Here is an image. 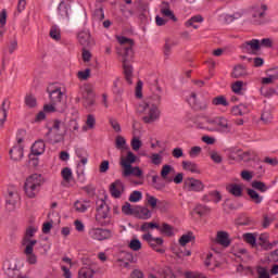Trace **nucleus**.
<instances>
[{"label": "nucleus", "mask_w": 278, "mask_h": 278, "mask_svg": "<svg viewBox=\"0 0 278 278\" xmlns=\"http://www.w3.org/2000/svg\"><path fill=\"white\" fill-rule=\"evenodd\" d=\"M116 40L121 45V47L117 48V53L122 56L125 79L127 84H134V67L129 64V60L134 58V40L123 36H117Z\"/></svg>", "instance_id": "1"}, {"label": "nucleus", "mask_w": 278, "mask_h": 278, "mask_svg": "<svg viewBox=\"0 0 278 278\" xmlns=\"http://www.w3.org/2000/svg\"><path fill=\"white\" fill-rule=\"evenodd\" d=\"M137 112L142 115L143 123L148 125L160 121V108H157V104L151 102L150 99L139 102Z\"/></svg>", "instance_id": "2"}, {"label": "nucleus", "mask_w": 278, "mask_h": 278, "mask_svg": "<svg viewBox=\"0 0 278 278\" xmlns=\"http://www.w3.org/2000/svg\"><path fill=\"white\" fill-rule=\"evenodd\" d=\"M66 124L60 119H55L47 132L49 142H51V144H59V142H64V136H66Z\"/></svg>", "instance_id": "3"}, {"label": "nucleus", "mask_w": 278, "mask_h": 278, "mask_svg": "<svg viewBox=\"0 0 278 278\" xmlns=\"http://www.w3.org/2000/svg\"><path fill=\"white\" fill-rule=\"evenodd\" d=\"M42 186V175L33 174L25 182L24 190L29 199H34L38 192H40V187Z\"/></svg>", "instance_id": "4"}, {"label": "nucleus", "mask_w": 278, "mask_h": 278, "mask_svg": "<svg viewBox=\"0 0 278 278\" xmlns=\"http://www.w3.org/2000/svg\"><path fill=\"white\" fill-rule=\"evenodd\" d=\"M188 103L193 108V110H207V105H210V98L203 97L201 93H191L188 99Z\"/></svg>", "instance_id": "5"}, {"label": "nucleus", "mask_w": 278, "mask_h": 278, "mask_svg": "<svg viewBox=\"0 0 278 278\" xmlns=\"http://www.w3.org/2000/svg\"><path fill=\"white\" fill-rule=\"evenodd\" d=\"M80 94L83 98V105L85 108H92V105H94V89L92 88V85H84L80 88Z\"/></svg>", "instance_id": "6"}, {"label": "nucleus", "mask_w": 278, "mask_h": 278, "mask_svg": "<svg viewBox=\"0 0 278 278\" xmlns=\"http://www.w3.org/2000/svg\"><path fill=\"white\" fill-rule=\"evenodd\" d=\"M23 136H25V130H20L16 137L17 144L10 150L11 160L14 162H18V160L23 159Z\"/></svg>", "instance_id": "7"}, {"label": "nucleus", "mask_w": 278, "mask_h": 278, "mask_svg": "<svg viewBox=\"0 0 278 278\" xmlns=\"http://www.w3.org/2000/svg\"><path fill=\"white\" fill-rule=\"evenodd\" d=\"M88 236L91 240L101 242L103 240H110V238H112V231L105 228H90L88 230Z\"/></svg>", "instance_id": "8"}, {"label": "nucleus", "mask_w": 278, "mask_h": 278, "mask_svg": "<svg viewBox=\"0 0 278 278\" xmlns=\"http://www.w3.org/2000/svg\"><path fill=\"white\" fill-rule=\"evenodd\" d=\"M142 240L148 242V244L156 251V253H164V239L162 238H154L153 235L147 232L142 235Z\"/></svg>", "instance_id": "9"}, {"label": "nucleus", "mask_w": 278, "mask_h": 278, "mask_svg": "<svg viewBox=\"0 0 278 278\" xmlns=\"http://www.w3.org/2000/svg\"><path fill=\"white\" fill-rule=\"evenodd\" d=\"M210 125H214L216 127V131L219 134H231V124L229 119L225 117H215L208 121Z\"/></svg>", "instance_id": "10"}, {"label": "nucleus", "mask_w": 278, "mask_h": 278, "mask_svg": "<svg viewBox=\"0 0 278 278\" xmlns=\"http://www.w3.org/2000/svg\"><path fill=\"white\" fill-rule=\"evenodd\" d=\"M267 10H268V7H266V4H261L258 7H255L252 13V23L254 25H264V23H266Z\"/></svg>", "instance_id": "11"}, {"label": "nucleus", "mask_w": 278, "mask_h": 278, "mask_svg": "<svg viewBox=\"0 0 278 278\" xmlns=\"http://www.w3.org/2000/svg\"><path fill=\"white\" fill-rule=\"evenodd\" d=\"M37 231L38 228L34 226L26 228L24 238L22 240L23 247H36V244H38V240L34 239V236H36Z\"/></svg>", "instance_id": "12"}, {"label": "nucleus", "mask_w": 278, "mask_h": 278, "mask_svg": "<svg viewBox=\"0 0 278 278\" xmlns=\"http://www.w3.org/2000/svg\"><path fill=\"white\" fill-rule=\"evenodd\" d=\"M262 87L260 89V92L263 97H273L275 94V89H268L266 86H270V84H275V77L274 76H266L261 78Z\"/></svg>", "instance_id": "13"}, {"label": "nucleus", "mask_w": 278, "mask_h": 278, "mask_svg": "<svg viewBox=\"0 0 278 278\" xmlns=\"http://www.w3.org/2000/svg\"><path fill=\"white\" fill-rule=\"evenodd\" d=\"M3 270L10 278L18 277V266L16 265V260L4 261Z\"/></svg>", "instance_id": "14"}, {"label": "nucleus", "mask_w": 278, "mask_h": 278, "mask_svg": "<svg viewBox=\"0 0 278 278\" xmlns=\"http://www.w3.org/2000/svg\"><path fill=\"white\" fill-rule=\"evenodd\" d=\"M136 160H137L136 154H134V152L131 151H128L126 156H121L119 164L126 174H129L131 164H136Z\"/></svg>", "instance_id": "15"}, {"label": "nucleus", "mask_w": 278, "mask_h": 278, "mask_svg": "<svg viewBox=\"0 0 278 278\" xmlns=\"http://www.w3.org/2000/svg\"><path fill=\"white\" fill-rule=\"evenodd\" d=\"M185 188L189 190V192H201L205 186L201 180L194 178H187L185 180Z\"/></svg>", "instance_id": "16"}, {"label": "nucleus", "mask_w": 278, "mask_h": 278, "mask_svg": "<svg viewBox=\"0 0 278 278\" xmlns=\"http://www.w3.org/2000/svg\"><path fill=\"white\" fill-rule=\"evenodd\" d=\"M241 49L244 53H250L255 55L260 51V40L258 39H251L242 43Z\"/></svg>", "instance_id": "17"}, {"label": "nucleus", "mask_w": 278, "mask_h": 278, "mask_svg": "<svg viewBox=\"0 0 278 278\" xmlns=\"http://www.w3.org/2000/svg\"><path fill=\"white\" fill-rule=\"evenodd\" d=\"M77 40L81 47H92V45H94V40L90 36V30L88 29L80 30L77 34Z\"/></svg>", "instance_id": "18"}, {"label": "nucleus", "mask_w": 278, "mask_h": 278, "mask_svg": "<svg viewBox=\"0 0 278 278\" xmlns=\"http://www.w3.org/2000/svg\"><path fill=\"white\" fill-rule=\"evenodd\" d=\"M48 92H49L51 103H54L58 105V103L62 102V97H64V93L62 92V88L50 87L48 89Z\"/></svg>", "instance_id": "19"}, {"label": "nucleus", "mask_w": 278, "mask_h": 278, "mask_svg": "<svg viewBox=\"0 0 278 278\" xmlns=\"http://www.w3.org/2000/svg\"><path fill=\"white\" fill-rule=\"evenodd\" d=\"M97 205V217L98 218H105L110 213V207L105 203L103 199H99L96 202Z\"/></svg>", "instance_id": "20"}, {"label": "nucleus", "mask_w": 278, "mask_h": 278, "mask_svg": "<svg viewBox=\"0 0 278 278\" xmlns=\"http://www.w3.org/2000/svg\"><path fill=\"white\" fill-rule=\"evenodd\" d=\"M124 186L123 181L121 180H115L113 184L110 186V192L114 199H119L121 194H123Z\"/></svg>", "instance_id": "21"}, {"label": "nucleus", "mask_w": 278, "mask_h": 278, "mask_svg": "<svg viewBox=\"0 0 278 278\" xmlns=\"http://www.w3.org/2000/svg\"><path fill=\"white\" fill-rule=\"evenodd\" d=\"M160 10L163 16L170 18V21H174V23H177V17L175 16V13H173V10H170V3L162 2Z\"/></svg>", "instance_id": "22"}, {"label": "nucleus", "mask_w": 278, "mask_h": 278, "mask_svg": "<svg viewBox=\"0 0 278 278\" xmlns=\"http://www.w3.org/2000/svg\"><path fill=\"white\" fill-rule=\"evenodd\" d=\"M249 112H251V106L249 104H244V103L235 105L231 109V114L233 116H244V114H249Z\"/></svg>", "instance_id": "23"}, {"label": "nucleus", "mask_w": 278, "mask_h": 278, "mask_svg": "<svg viewBox=\"0 0 278 278\" xmlns=\"http://www.w3.org/2000/svg\"><path fill=\"white\" fill-rule=\"evenodd\" d=\"M261 121L267 125V123H270L273 121V106L270 104H266L264 106V110L261 114Z\"/></svg>", "instance_id": "24"}, {"label": "nucleus", "mask_w": 278, "mask_h": 278, "mask_svg": "<svg viewBox=\"0 0 278 278\" xmlns=\"http://www.w3.org/2000/svg\"><path fill=\"white\" fill-rule=\"evenodd\" d=\"M24 255H26L28 264H36L38 262V257L34 254V245H25Z\"/></svg>", "instance_id": "25"}, {"label": "nucleus", "mask_w": 278, "mask_h": 278, "mask_svg": "<svg viewBox=\"0 0 278 278\" xmlns=\"http://www.w3.org/2000/svg\"><path fill=\"white\" fill-rule=\"evenodd\" d=\"M46 144L43 140H37L31 146V155H42L45 153Z\"/></svg>", "instance_id": "26"}, {"label": "nucleus", "mask_w": 278, "mask_h": 278, "mask_svg": "<svg viewBox=\"0 0 278 278\" xmlns=\"http://www.w3.org/2000/svg\"><path fill=\"white\" fill-rule=\"evenodd\" d=\"M10 108V102L4 100L0 108V127H3L5 119L8 118V109Z\"/></svg>", "instance_id": "27"}, {"label": "nucleus", "mask_w": 278, "mask_h": 278, "mask_svg": "<svg viewBox=\"0 0 278 278\" xmlns=\"http://www.w3.org/2000/svg\"><path fill=\"white\" fill-rule=\"evenodd\" d=\"M216 241L218 244H220L222 247H229V244H231V241H229V235L225 231H219L217 232V238Z\"/></svg>", "instance_id": "28"}, {"label": "nucleus", "mask_w": 278, "mask_h": 278, "mask_svg": "<svg viewBox=\"0 0 278 278\" xmlns=\"http://www.w3.org/2000/svg\"><path fill=\"white\" fill-rule=\"evenodd\" d=\"M226 190H228L232 197H242V185L230 184L226 187Z\"/></svg>", "instance_id": "29"}, {"label": "nucleus", "mask_w": 278, "mask_h": 278, "mask_svg": "<svg viewBox=\"0 0 278 278\" xmlns=\"http://www.w3.org/2000/svg\"><path fill=\"white\" fill-rule=\"evenodd\" d=\"M89 207H90V202L88 201L77 200L74 203V208L80 214H84V212H87Z\"/></svg>", "instance_id": "30"}, {"label": "nucleus", "mask_w": 278, "mask_h": 278, "mask_svg": "<svg viewBox=\"0 0 278 278\" xmlns=\"http://www.w3.org/2000/svg\"><path fill=\"white\" fill-rule=\"evenodd\" d=\"M170 173H175V167L170 165H163L161 169L162 179H164L165 181H173V178H168V175H170Z\"/></svg>", "instance_id": "31"}, {"label": "nucleus", "mask_w": 278, "mask_h": 278, "mask_svg": "<svg viewBox=\"0 0 278 278\" xmlns=\"http://www.w3.org/2000/svg\"><path fill=\"white\" fill-rule=\"evenodd\" d=\"M204 18L202 15H194L191 18H189L185 25L186 27H193V29H197L199 27V25H197L195 23H203Z\"/></svg>", "instance_id": "32"}, {"label": "nucleus", "mask_w": 278, "mask_h": 278, "mask_svg": "<svg viewBox=\"0 0 278 278\" xmlns=\"http://www.w3.org/2000/svg\"><path fill=\"white\" fill-rule=\"evenodd\" d=\"M237 157L240 162H251V160H253V152L251 151L242 152V150H238Z\"/></svg>", "instance_id": "33"}, {"label": "nucleus", "mask_w": 278, "mask_h": 278, "mask_svg": "<svg viewBox=\"0 0 278 278\" xmlns=\"http://www.w3.org/2000/svg\"><path fill=\"white\" fill-rule=\"evenodd\" d=\"M182 168L184 170H189L190 173H201L199 170V165L190 161H182Z\"/></svg>", "instance_id": "34"}, {"label": "nucleus", "mask_w": 278, "mask_h": 278, "mask_svg": "<svg viewBox=\"0 0 278 278\" xmlns=\"http://www.w3.org/2000/svg\"><path fill=\"white\" fill-rule=\"evenodd\" d=\"M135 212H137L138 218H141V220H149L152 216V213L147 207H138Z\"/></svg>", "instance_id": "35"}, {"label": "nucleus", "mask_w": 278, "mask_h": 278, "mask_svg": "<svg viewBox=\"0 0 278 278\" xmlns=\"http://www.w3.org/2000/svg\"><path fill=\"white\" fill-rule=\"evenodd\" d=\"M115 147L116 149H118L119 151H127V141L125 140V137L123 136H117L115 138Z\"/></svg>", "instance_id": "36"}, {"label": "nucleus", "mask_w": 278, "mask_h": 278, "mask_svg": "<svg viewBox=\"0 0 278 278\" xmlns=\"http://www.w3.org/2000/svg\"><path fill=\"white\" fill-rule=\"evenodd\" d=\"M24 103L26 108H36V105H38L36 97L31 93L25 96Z\"/></svg>", "instance_id": "37"}, {"label": "nucleus", "mask_w": 278, "mask_h": 278, "mask_svg": "<svg viewBox=\"0 0 278 278\" xmlns=\"http://www.w3.org/2000/svg\"><path fill=\"white\" fill-rule=\"evenodd\" d=\"M173 47H177V40L167 38L165 40V46H164V55H170V50Z\"/></svg>", "instance_id": "38"}, {"label": "nucleus", "mask_w": 278, "mask_h": 278, "mask_svg": "<svg viewBox=\"0 0 278 278\" xmlns=\"http://www.w3.org/2000/svg\"><path fill=\"white\" fill-rule=\"evenodd\" d=\"M248 194L250 199L253 201V203L260 204L262 203V201H264V198L253 189H248Z\"/></svg>", "instance_id": "39"}, {"label": "nucleus", "mask_w": 278, "mask_h": 278, "mask_svg": "<svg viewBox=\"0 0 278 278\" xmlns=\"http://www.w3.org/2000/svg\"><path fill=\"white\" fill-rule=\"evenodd\" d=\"M92 277H94V270L88 267H83L78 270V278H92Z\"/></svg>", "instance_id": "40"}, {"label": "nucleus", "mask_w": 278, "mask_h": 278, "mask_svg": "<svg viewBox=\"0 0 278 278\" xmlns=\"http://www.w3.org/2000/svg\"><path fill=\"white\" fill-rule=\"evenodd\" d=\"M212 103L217 106L222 105L223 108H228L229 105V101H227V98H225V96H217L213 98Z\"/></svg>", "instance_id": "41"}, {"label": "nucleus", "mask_w": 278, "mask_h": 278, "mask_svg": "<svg viewBox=\"0 0 278 278\" xmlns=\"http://www.w3.org/2000/svg\"><path fill=\"white\" fill-rule=\"evenodd\" d=\"M244 75H247V68H244V66L242 65H237L232 71V77H235V79H239V77H244Z\"/></svg>", "instance_id": "42"}, {"label": "nucleus", "mask_w": 278, "mask_h": 278, "mask_svg": "<svg viewBox=\"0 0 278 278\" xmlns=\"http://www.w3.org/2000/svg\"><path fill=\"white\" fill-rule=\"evenodd\" d=\"M192 240H194V233L187 232L180 237L179 244L180 247H186V244H188L189 242H192Z\"/></svg>", "instance_id": "43"}, {"label": "nucleus", "mask_w": 278, "mask_h": 278, "mask_svg": "<svg viewBox=\"0 0 278 278\" xmlns=\"http://www.w3.org/2000/svg\"><path fill=\"white\" fill-rule=\"evenodd\" d=\"M151 164L154 166H160L164 162V156H162V151L160 153H152L150 156Z\"/></svg>", "instance_id": "44"}, {"label": "nucleus", "mask_w": 278, "mask_h": 278, "mask_svg": "<svg viewBox=\"0 0 278 278\" xmlns=\"http://www.w3.org/2000/svg\"><path fill=\"white\" fill-rule=\"evenodd\" d=\"M122 175H123V177H130V175H132L134 177H140L142 175V169H140V167L131 166L129 168L128 174H126L125 170H123Z\"/></svg>", "instance_id": "45"}, {"label": "nucleus", "mask_w": 278, "mask_h": 278, "mask_svg": "<svg viewBox=\"0 0 278 278\" xmlns=\"http://www.w3.org/2000/svg\"><path fill=\"white\" fill-rule=\"evenodd\" d=\"M50 37L52 38V40H56V41L62 38L60 26L53 25L50 28Z\"/></svg>", "instance_id": "46"}, {"label": "nucleus", "mask_w": 278, "mask_h": 278, "mask_svg": "<svg viewBox=\"0 0 278 278\" xmlns=\"http://www.w3.org/2000/svg\"><path fill=\"white\" fill-rule=\"evenodd\" d=\"M76 155L79 160V164H83V166H86L88 164V153L84 150H77Z\"/></svg>", "instance_id": "47"}, {"label": "nucleus", "mask_w": 278, "mask_h": 278, "mask_svg": "<svg viewBox=\"0 0 278 278\" xmlns=\"http://www.w3.org/2000/svg\"><path fill=\"white\" fill-rule=\"evenodd\" d=\"M141 231H149V229H160V224L155 222H146L141 225Z\"/></svg>", "instance_id": "48"}, {"label": "nucleus", "mask_w": 278, "mask_h": 278, "mask_svg": "<svg viewBox=\"0 0 278 278\" xmlns=\"http://www.w3.org/2000/svg\"><path fill=\"white\" fill-rule=\"evenodd\" d=\"M86 125L87 126L83 127L84 131H88V129L94 128V125H97V119L94 118V115L87 116Z\"/></svg>", "instance_id": "49"}, {"label": "nucleus", "mask_w": 278, "mask_h": 278, "mask_svg": "<svg viewBox=\"0 0 278 278\" xmlns=\"http://www.w3.org/2000/svg\"><path fill=\"white\" fill-rule=\"evenodd\" d=\"M146 200L148 202V205H150L152 207V210H155V207H157V205H160V200H157V198L151 195V194H147L146 195Z\"/></svg>", "instance_id": "50"}, {"label": "nucleus", "mask_w": 278, "mask_h": 278, "mask_svg": "<svg viewBox=\"0 0 278 278\" xmlns=\"http://www.w3.org/2000/svg\"><path fill=\"white\" fill-rule=\"evenodd\" d=\"M128 247L131 251H140V249H142V242L134 238L130 240Z\"/></svg>", "instance_id": "51"}, {"label": "nucleus", "mask_w": 278, "mask_h": 278, "mask_svg": "<svg viewBox=\"0 0 278 278\" xmlns=\"http://www.w3.org/2000/svg\"><path fill=\"white\" fill-rule=\"evenodd\" d=\"M90 68H86L84 71H79L77 73V77L80 81H87V79H90Z\"/></svg>", "instance_id": "52"}, {"label": "nucleus", "mask_w": 278, "mask_h": 278, "mask_svg": "<svg viewBox=\"0 0 278 278\" xmlns=\"http://www.w3.org/2000/svg\"><path fill=\"white\" fill-rule=\"evenodd\" d=\"M231 88L232 92H235L236 94H240V92H242V90L244 89V81L238 80L232 84Z\"/></svg>", "instance_id": "53"}, {"label": "nucleus", "mask_w": 278, "mask_h": 278, "mask_svg": "<svg viewBox=\"0 0 278 278\" xmlns=\"http://www.w3.org/2000/svg\"><path fill=\"white\" fill-rule=\"evenodd\" d=\"M159 231H161V233H164L165 236H173V227L168 224H162V226H160Z\"/></svg>", "instance_id": "54"}, {"label": "nucleus", "mask_w": 278, "mask_h": 278, "mask_svg": "<svg viewBox=\"0 0 278 278\" xmlns=\"http://www.w3.org/2000/svg\"><path fill=\"white\" fill-rule=\"evenodd\" d=\"M16 201H18V193L14 192V191H10L9 192V197L7 199V203L9 205H15Z\"/></svg>", "instance_id": "55"}, {"label": "nucleus", "mask_w": 278, "mask_h": 278, "mask_svg": "<svg viewBox=\"0 0 278 278\" xmlns=\"http://www.w3.org/2000/svg\"><path fill=\"white\" fill-rule=\"evenodd\" d=\"M194 212L198 213L199 216H204V214H207L210 212V207L203 204H198L194 208Z\"/></svg>", "instance_id": "56"}, {"label": "nucleus", "mask_w": 278, "mask_h": 278, "mask_svg": "<svg viewBox=\"0 0 278 278\" xmlns=\"http://www.w3.org/2000/svg\"><path fill=\"white\" fill-rule=\"evenodd\" d=\"M61 175H62L64 181H71V178L73 177V170L68 167H64L61 170Z\"/></svg>", "instance_id": "57"}, {"label": "nucleus", "mask_w": 278, "mask_h": 278, "mask_svg": "<svg viewBox=\"0 0 278 278\" xmlns=\"http://www.w3.org/2000/svg\"><path fill=\"white\" fill-rule=\"evenodd\" d=\"M243 240L248 242V244H251V247H255L256 238L255 235L248 232L243 235Z\"/></svg>", "instance_id": "58"}, {"label": "nucleus", "mask_w": 278, "mask_h": 278, "mask_svg": "<svg viewBox=\"0 0 278 278\" xmlns=\"http://www.w3.org/2000/svg\"><path fill=\"white\" fill-rule=\"evenodd\" d=\"M59 14L61 18H68V7L64 5V3H60Z\"/></svg>", "instance_id": "59"}, {"label": "nucleus", "mask_w": 278, "mask_h": 278, "mask_svg": "<svg viewBox=\"0 0 278 278\" xmlns=\"http://www.w3.org/2000/svg\"><path fill=\"white\" fill-rule=\"evenodd\" d=\"M122 212L124 214H127L128 216H131V214L136 212V208L131 207V204L129 202H126L122 207Z\"/></svg>", "instance_id": "60"}, {"label": "nucleus", "mask_w": 278, "mask_h": 278, "mask_svg": "<svg viewBox=\"0 0 278 278\" xmlns=\"http://www.w3.org/2000/svg\"><path fill=\"white\" fill-rule=\"evenodd\" d=\"M141 200H142V192L140 191H134L129 197L130 203H138V201H141Z\"/></svg>", "instance_id": "61"}, {"label": "nucleus", "mask_w": 278, "mask_h": 278, "mask_svg": "<svg viewBox=\"0 0 278 278\" xmlns=\"http://www.w3.org/2000/svg\"><path fill=\"white\" fill-rule=\"evenodd\" d=\"M252 188H255V190H260L261 192H266V190H268V187L262 181H253Z\"/></svg>", "instance_id": "62"}, {"label": "nucleus", "mask_w": 278, "mask_h": 278, "mask_svg": "<svg viewBox=\"0 0 278 278\" xmlns=\"http://www.w3.org/2000/svg\"><path fill=\"white\" fill-rule=\"evenodd\" d=\"M264 47L265 49H270L273 47V39L270 38H263L260 40V49Z\"/></svg>", "instance_id": "63"}, {"label": "nucleus", "mask_w": 278, "mask_h": 278, "mask_svg": "<svg viewBox=\"0 0 278 278\" xmlns=\"http://www.w3.org/2000/svg\"><path fill=\"white\" fill-rule=\"evenodd\" d=\"M201 147L199 146H195V147H192L189 151V156L194 159V157H199V155H201Z\"/></svg>", "instance_id": "64"}]
</instances>
